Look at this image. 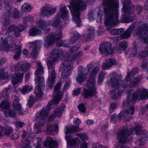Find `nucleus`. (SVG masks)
<instances>
[{"instance_id":"obj_59","label":"nucleus","mask_w":148,"mask_h":148,"mask_svg":"<svg viewBox=\"0 0 148 148\" xmlns=\"http://www.w3.org/2000/svg\"><path fill=\"white\" fill-rule=\"evenodd\" d=\"M78 108L79 111L83 113H84L86 111V108L84 105L83 103H81L78 106Z\"/></svg>"},{"instance_id":"obj_44","label":"nucleus","mask_w":148,"mask_h":148,"mask_svg":"<svg viewBox=\"0 0 148 148\" xmlns=\"http://www.w3.org/2000/svg\"><path fill=\"white\" fill-rule=\"evenodd\" d=\"M16 112L14 110H10L4 112L5 115L7 117H11L14 118L16 116Z\"/></svg>"},{"instance_id":"obj_24","label":"nucleus","mask_w":148,"mask_h":148,"mask_svg":"<svg viewBox=\"0 0 148 148\" xmlns=\"http://www.w3.org/2000/svg\"><path fill=\"white\" fill-rule=\"evenodd\" d=\"M71 135L65 136V139L67 141V144L69 143L71 145L76 146L80 143V140L79 138L71 139Z\"/></svg>"},{"instance_id":"obj_2","label":"nucleus","mask_w":148,"mask_h":148,"mask_svg":"<svg viewBox=\"0 0 148 148\" xmlns=\"http://www.w3.org/2000/svg\"><path fill=\"white\" fill-rule=\"evenodd\" d=\"M148 98V90L146 89L138 88L132 94L128 95L127 100L123 102V107L125 110L121 111L119 114V121L123 119L125 121H129L132 118L131 116L134 113L135 108L133 106L137 101Z\"/></svg>"},{"instance_id":"obj_42","label":"nucleus","mask_w":148,"mask_h":148,"mask_svg":"<svg viewBox=\"0 0 148 148\" xmlns=\"http://www.w3.org/2000/svg\"><path fill=\"white\" fill-rule=\"evenodd\" d=\"M32 90V87L29 86L27 85H25L23 86L21 90L22 93L25 94L26 93L31 91Z\"/></svg>"},{"instance_id":"obj_52","label":"nucleus","mask_w":148,"mask_h":148,"mask_svg":"<svg viewBox=\"0 0 148 148\" xmlns=\"http://www.w3.org/2000/svg\"><path fill=\"white\" fill-rule=\"evenodd\" d=\"M118 49H120L121 51H124L125 53H126V52H129L130 50L129 47H115V50Z\"/></svg>"},{"instance_id":"obj_58","label":"nucleus","mask_w":148,"mask_h":148,"mask_svg":"<svg viewBox=\"0 0 148 148\" xmlns=\"http://www.w3.org/2000/svg\"><path fill=\"white\" fill-rule=\"evenodd\" d=\"M10 91V89L9 87L6 88H4L3 92V96L8 97L9 95L8 93Z\"/></svg>"},{"instance_id":"obj_37","label":"nucleus","mask_w":148,"mask_h":148,"mask_svg":"<svg viewBox=\"0 0 148 148\" xmlns=\"http://www.w3.org/2000/svg\"><path fill=\"white\" fill-rule=\"evenodd\" d=\"M0 127L2 132L5 131L4 135L8 137L12 132V129L11 127L6 128L4 127L1 126Z\"/></svg>"},{"instance_id":"obj_54","label":"nucleus","mask_w":148,"mask_h":148,"mask_svg":"<svg viewBox=\"0 0 148 148\" xmlns=\"http://www.w3.org/2000/svg\"><path fill=\"white\" fill-rule=\"evenodd\" d=\"M53 99L50 102H49L46 108H44L45 109H46V111H47L48 112V113L51 110V106L52 105V103L54 104L55 105H56L58 104L59 102H58V103H53Z\"/></svg>"},{"instance_id":"obj_47","label":"nucleus","mask_w":148,"mask_h":148,"mask_svg":"<svg viewBox=\"0 0 148 148\" xmlns=\"http://www.w3.org/2000/svg\"><path fill=\"white\" fill-rule=\"evenodd\" d=\"M134 90V87L131 84L127 86H125L123 90V91L126 93H129Z\"/></svg>"},{"instance_id":"obj_5","label":"nucleus","mask_w":148,"mask_h":148,"mask_svg":"<svg viewBox=\"0 0 148 148\" xmlns=\"http://www.w3.org/2000/svg\"><path fill=\"white\" fill-rule=\"evenodd\" d=\"M110 82L108 84V85L112 86L113 88L110 91L112 95L111 99L115 101L119 99L122 92L118 88V86L121 84L122 81L121 75L116 72H113L110 74Z\"/></svg>"},{"instance_id":"obj_28","label":"nucleus","mask_w":148,"mask_h":148,"mask_svg":"<svg viewBox=\"0 0 148 148\" xmlns=\"http://www.w3.org/2000/svg\"><path fill=\"white\" fill-rule=\"evenodd\" d=\"M62 108L60 107H58L54 111L53 114L50 116L48 119L49 121H51L56 116L60 117L62 114Z\"/></svg>"},{"instance_id":"obj_64","label":"nucleus","mask_w":148,"mask_h":148,"mask_svg":"<svg viewBox=\"0 0 148 148\" xmlns=\"http://www.w3.org/2000/svg\"><path fill=\"white\" fill-rule=\"evenodd\" d=\"M92 148H107L105 146H103L98 143H96L93 145Z\"/></svg>"},{"instance_id":"obj_51","label":"nucleus","mask_w":148,"mask_h":148,"mask_svg":"<svg viewBox=\"0 0 148 148\" xmlns=\"http://www.w3.org/2000/svg\"><path fill=\"white\" fill-rule=\"evenodd\" d=\"M140 80V77H135L133 79L130 81V83L131 85L134 87V86L136 85Z\"/></svg>"},{"instance_id":"obj_49","label":"nucleus","mask_w":148,"mask_h":148,"mask_svg":"<svg viewBox=\"0 0 148 148\" xmlns=\"http://www.w3.org/2000/svg\"><path fill=\"white\" fill-rule=\"evenodd\" d=\"M56 60L53 59L51 58L50 60H48L47 62L48 69H49L53 68L55 62L56 61Z\"/></svg>"},{"instance_id":"obj_62","label":"nucleus","mask_w":148,"mask_h":148,"mask_svg":"<svg viewBox=\"0 0 148 148\" xmlns=\"http://www.w3.org/2000/svg\"><path fill=\"white\" fill-rule=\"evenodd\" d=\"M143 7L142 6L138 5L136 6V11L138 14H140L142 13Z\"/></svg>"},{"instance_id":"obj_21","label":"nucleus","mask_w":148,"mask_h":148,"mask_svg":"<svg viewBox=\"0 0 148 148\" xmlns=\"http://www.w3.org/2000/svg\"><path fill=\"white\" fill-rule=\"evenodd\" d=\"M24 74L23 73H17L13 76L12 79V83L13 86H15L20 82H22Z\"/></svg>"},{"instance_id":"obj_15","label":"nucleus","mask_w":148,"mask_h":148,"mask_svg":"<svg viewBox=\"0 0 148 148\" xmlns=\"http://www.w3.org/2000/svg\"><path fill=\"white\" fill-rule=\"evenodd\" d=\"M36 23L38 27L43 31L46 30L47 28L51 24L50 20L47 21L42 19H40L36 22Z\"/></svg>"},{"instance_id":"obj_11","label":"nucleus","mask_w":148,"mask_h":148,"mask_svg":"<svg viewBox=\"0 0 148 148\" xmlns=\"http://www.w3.org/2000/svg\"><path fill=\"white\" fill-rule=\"evenodd\" d=\"M48 112L44 108L38 113L36 114L35 115V120L36 121H40L42 122H45V123L46 119L48 117Z\"/></svg>"},{"instance_id":"obj_40","label":"nucleus","mask_w":148,"mask_h":148,"mask_svg":"<svg viewBox=\"0 0 148 148\" xmlns=\"http://www.w3.org/2000/svg\"><path fill=\"white\" fill-rule=\"evenodd\" d=\"M30 143L29 141L26 140H23L21 143L22 148H31V147L30 146Z\"/></svg>"},{"instance_id":"obj_22","label":"nucleus","mask_w":148,"mask_h":148,"mask_svg":"<svg viewBox=\"0 0 148 148\" xmlns=\"http://www.w3.org/2000/svg\"><path fill=\"white\" fill-rule=\"evenodd\" d=\"M134 27L135 24L132 23V25L129 27L125 32L121 35V38L122 39L129 38L130 36V34L133 31Z\"/></svg>"},{"instance_id":"obj_38","label":"nucleus","mask_w":148,"mask_h":148,"mask_svg":"<svg viewBox=\"0 0 148 148\" xmlns=\"http://www.w3.org/2000/svg\"><path fill=\"white\" fill-rule=\"evenodd\" d=\"M0 108L2 109H8L10 108V104L7 101H3L0 104Z\"/></svg>"},{"instance_id":"obj_7","label":"nucleus","mask_w":148,"mask_h":148,"mask_svg":"<svg viewBox=\"0 0 148 148\" xmlns=\"http://www.w3.org/2000/svg\"><path fill=\"white\" fill-rule=\"evenodd\" d=\"M69 17L68 15V11L66 10V8L64 6L61 8L60 10V13L59 16L55 17L52 26L56 27H57L60 25V19L63 20L64 22L65 20H68L67 18ZM65 24V23H64Z\"/></svg>"},{"instance_id":"obj_60","label":"nucleus","mask_w":148,"mask_h":148,"mask_svg":"<svg viewBox=\"0 0 148 148\" xmlns=\"http://www.w3.org/2000/svg\"><path fill=\"white\" fill-rule=\"evenodd\" d=\"M106 74L104 72H101L99 74L98 77V81L99 82H101L104 79L105 75Z\"/></svg>"},{"instance_id":"obj_46","label":"nucleus","mask_w":148,"mask_h":148,"mask_svg":"<svg viewBox=\"0 0 148 148\" xmlns=\"http://www.w3.org/2000/svg\"><path fill=\"white\" fill-rule=\"evenodd\" d=\"M1 46H12L8 44V38H3L2 37L1 38Z\"/></svg>"},{"instance_id":"obj_41","label":"nucleus","mask_w":148,"mask_h":148,"mask_svg":"<svg viewBox=\"0 0 148 148\" xmlns=\"http://www.w3.org/2000/svg\"><path fill=\"white\" fill-rule=\"evenodd\" d=\"M40 87L39 85H38L37 87H35L34 90L36 96L38 97H41L42 95V93Z\"/></svg>"},{"instance_id":"obj_26","label":"nucleus","mask_w":148,"mask_h":148,"mask_svg":"<svg viewBox=\"0 0 148 148\" xmlns=\"http://www.w3.org/2000/svg\"><path fill=\"white\" fill-rule=\"evenodd\" d=\"M65 129L66 134L72 133L74 132L80 131L81 130L78 127L74 125H72L69 127L66 126Z\"/></svg>"},{"instance_id":"obj_17","label":"nucleus","mask_w":148,"mask_h":148,"mask_svg":"<svg viewBox=\"0 0 148 148\" xmlns=\"http://www.w3.org/2000/svg\"><path fill=\"white\" fill-rule=\"evenodd\" d=\"M51 54V56H50L51 58L58 60L61 56H63V51L60 48H55L52 50Z\"/></svg>"},{"instance_id":"obj_48","label":"nucleus","mask_w":148,"mask_h":148,"mask_svg":"<svg viewBox=\"0 0 148 148\" xmlns=\"http://www.w3.org/2000/svg\"><path fill=\"white\" fill-rule=\"evenodd\" d=\"M20 15L19 11L17 9H15L12 13V17L13 19L16 20L19 18Z\"/></svg>"},{"instance_id":"obj_43","label":"nucleus","mask_w":148,"mask_h":148,"mask_svg":"<svg viewBox=\"0 0 148 148\" xmlns=\"http://www.w3.org/2000/svg\"><path fill=\"white\" fill-rule=\"evenodd\" d=\"M35 80L38 84V85L41 86L44 82V79L43 77H41V75H35Z\"/></svg>"},{"instance_id":"obj_45","label":"nucleus","mask_w":148,"mask_h":148,"mask_svg":"<svg viewBox=\"0 0 148 148\" xmlns=\"http://www.w3.org/2000/svg\"><path fill=\"white\" fill-rule=\"evenodd\" d=\"M21 9L23 11L27 12L30 11L31 10V7L30 5L27 3H25L21 7Z\"/></svg>"},{"instance_id":"obj_63","label":"nucleus","mask_w":148,"mask_h":148,"mask_svg":"<svg viewBox=\"0 0 148 148\" xmlns=\"http://www.w3.org/2000/svg\"><path fill=\"white\" fill-rule=\"evenodd\" d=\"M24 29V25L22 24H20L18 25L16 27V30H17L18 31L21 32L23 31Z\"/></svg>"},{"instance_id":"obj_35","label":"nucleus","mask_w":148,"mask_h":148,"mask_svg":"<svg viewBox=\"0 0 148 148\" xmlns=\"http://www.w3.org/2000/svg\"><path fill=\"white\" fill-rule=\"evenodd\" d=\"M105 26L106 27V26ZM108 27L106 28L107 30L108 31H110V33L113 35H118L122 33L124 31V29L122 28L112 30V26L111 27V28L110 30H108L107 29L109 27Z\"/></svg>"},{"instance_id":"obj_6","label":"nucleus","mask_w":148,"mask_h":148,"mask_svg":"<svg viewBox=\"0 0 148 148\" xmlns=\"http://www.w3.org/2000/svg\"><path fill=\"white\" fill-rule=\"evenodd\" d=\"M130 133L131 132L127 129L125 128L121 130L117 134V138L120 142L119 145L120 148H130L121 144H125L126 142L132 140V138L130 136Z\"/></svg>"},{"instance_id":"obj_10","label":"nucleus","mask_w":148,"mask_h":148,"mask_svg":"<svg viewBox=\"0 0 148 148\" xmlns=\"http://www.w3.org/2000/svg\"><path fill=\"white\" fill-rule=\"evenodd\" d=\"M62 84L61 82L58 83L54 88V93L53 95V103H58L59 102L62 98V94L60 90Z\"/></svg>"},{"instance_id":"obj_23","label":"nucleus","mask_w":148,"mask_h":148,"mask_svg":"<svg viewBox=\"0 0 148 148\" xmlns=\"http://www.w3.org/2000/svg\"><path fill=\"white\" fill-rule=\"evenodd\" d=\"M36 70L35 71V75H41L44 73V71L41 62L39 61H36Z\"/></svg>"},{"instance_id":"obj_30","label":"nucleus","mask_w":148,"mask_h":148,"mask_svg":"<svg viewBox=\"0 0 148 148\" xmlns=\"http://www.w3.org/2000/svg\"><path fill=\"white\" fill-rule=\"evenodd\" d=\"M37 123L34 125V132L36 134L40 133L41 131L42 127L45 124V122H42L40 121H37Z\"/></svg>"},{"instance_id":"obj_3","label":"nucleus","mask_w":148,"mask_h":148,"mask_svg":"<svg viewBox=\"0 0 148 148\" xmlns=\"http://www.w3.org/2000/svg\"><path fill=\"white\" fill-rule=\"evenodd\" d=\"M99 70V68L97 66L94 68L89 75V79L84 84L85 88L83 89L82 95L85 98L92 97L96 94L94 77L96 75V73H97Z\"/></svg>"},{"instance_id":"obj_33","label":"nucleus","mask_w":148,"mask_h":148,"mask_svg":"<svg viewBox=\"0 0 148 148\" xmlns=\"http://www.w3.org/2000/svg\"><path fill=\"white\" fill-rule=\"evenodd\" d=\"M138 71V68H135L133 69L130 72L128 73L127 77L125 78L126 81L127 82L129 81L131 78L135 75Z\"/></svg>"},{"instance_id":"obj_20","label":"nucleus","mask_w":148,"mask_h":148,"mask_svg":"<svg viewBox=\"0 0 148 148\" xmlns=\"http://www.w3.org/2000/svg\"><path fill=\"white\" fill-rule=\"evenodd\" d=\"M106 62L103 63L102 68L103 69H108L112 66V65L116 64V61L114 58H110L106 60Z\"/></svg>"},{"instance_id":"obj_1","label":"nucleus","mask_w":148,"mask_h":148,"mask_svg":"<svg viewBox=\"0 0 148 148\" xmlns=\"http://www.w3.org/2000/svg\"><path fill=\"white\" fill-rule=\"evenodd\" d=\"M102 5L105 16L104 24L108 26L107 29L110 30L112 26L120 23H128L133 22L135 19V15L127 16L132 14L134 11L135 6L133 5L131 0H125L122 8L123 15L121 20L118 19V10L119 8V0H103Z\"/></svg>"},{"instance_id":"obj_56","label":"nucleus","mask_w":148,"mask_h":148,"mask_svg":"<svg viewBox=\"0 0 148 148\" xmlns=\"http://www.w3.org/2000/svg\"><path fill=\"white\" fill-rule=\"evenodd\" d=\"M145 138H144L143 137L138 140L136 142V143L138 145L141 146L145 144Z\"/></svg>"},{"instance_id":"obj_4","label":"nucleus","mask_w":148,"mask_h":148,"mask_svg":"<svg viewBox=\"0 0 148 148\" xmlns=\"http://www.w3.org/2000/svg\"><path fill=\"white\" fill-rule=\"evenodd\" d=\"M83 54V53L80 51L73 54L67 53L64 56V61H63L61 65V67L64 69L62 72V75L64 78H66L69 76L71 73V70L73 69V64L69 62L80 59Z\"/></svg>"},{"instance_id":"obj_19","label":"nucleus","mask_w":148,"mask_h":148,"mask_svg":"<svg viewBox=\"0 0 148 148\" xmlns=\"http://www.w3.org/2000/svg\"><path fill=\"white\" fill-rule=\"evenodd\" d=\"M58 126L56 124L51 125L48 124L46 126L45 130L47 133L48 134L53 133L55 132H58Z\"/></svg>"},{"instance_id":"obj_12","label":"nucleus","mask_w":148,"mask_h":148,"mask_svg":"<svg viewBox=\"0 0 148 148\" xmlns=\"http://www.w3.org/2000/svg\"><path fill=\"white\" fill-rule=\"evenodd\" d=\"M136 33L139 37L143 38V35H147L148 33V24L147 23H142L137 28ZM148 36V35H147Z\"/></svg>"},{"instance_id":"obj_53","label":"nucleus","mask_w":148,"mask_h":148,"mask_svg":"<svg viewBox=\"0 0 148 148\" xmlns=\"http://www.w3.org/2000/svg\"><path fill=\"white\" fill-rule=\"evenodd\" d=\"M48 9L49 8L46 7L42 8L41 11V14L46 16H49Z\"/></svg>"},{"instance_id":"obj_50","label":"nucleus","mask_w":148,"mask_h":148,"mask_svg":"<svg viewBox=\"0 0 148 148\" xmlns=\"http://www.w3.org/2000/svg\"><path fill=\"white\" fill-rule=\"evenodd\" d=\"M141 66L143 69H148V60L145 59L141 62Z\"/></svg>"},{"instance_id":"obj_57","label":"nucleus","mask_w":148,"mask_h":148,"mask_svg":"<svg viewBox=\"0 0 148 148\" xmlns=\"http://www.w3.org/2000/svg\"><path fill=\"white\" fill-rule=\"evenodd\" d=\"M76 135L77 136L79 137L83 140L87 139V136L85 134L79 133L76 134Z\"/></svg>"},{"instance_id":"obj_36","label":"nucleus","mask_w":148,"mask_h":148,"mask_svg":"<svg viewBox=\"0 0 148 148\" xmlns=\"http://www.w3.org/2000/svg\"><path fill=\"white\" fill-rule=\"evenodd\" d=\"M142 128V126L140 125H136L135 127L131 129V131L133 134H140L141 129Z\"/></svg>"},{"instance_id":"obj_8","label":"nucleus","mask_w":148,"mask_h":148,"mask_svg":"<svg viewBox=\"0 0 148 148\" xmlns=\"http://www.w3.org/2000/svg\"><path fill=\"white\" fill-rule=\"evenodd\" d=\"M80 34L76 31H74L73 36L71 38L70 40H61L57 43V46H71L70 45L74 44L78 40ZM71 46H77V45H72Z\"/></svg>"},{"instance_id":"obj_27","label":"nucleus","mask_w":148,"mask_h":148,"mask_svg":"<svg viewBox=\"0 0 148 148\" xmlns=\"http://www.w3.org/2000/svg\"><path fill=\"white\" fill-rule=\"evenodd\" d=\"M56 37L54 34H51L50 36L47 37L45 41V44L49 46L53 45L55 43Z\"/></svg>"},{"instance_id":"obj_9","label":"nucleus","mask_w":148,"mask_h":148,"mask_svg":"<svg viewBox=\"0 0 148 148\" xmlns=\"http://www.w3.org/2000/svg\"><path fill=\"white\" fill-rule=\"evenodd\" d=\"M68 7L69 9H86V4L83 0H71Z\"/></svg>"},{"instance_id":"obj_55","label":"nucleus","mask_w":148,"mask_h":148,"mask_svg":"<svg viewBox=\"0 0 148 148\" xmlns=\"http://www.w3.org/2000/svg\"><path fill=\"white\" fill-rule=\"evenodd\" d=\"M10 23V20L8 18H5L3 19L2 23L5 26L8 25Z\"/></svg>"},{"instance_id":"obj_31","label":"nucleus","mask_w":148,"mask_h":148,"mask_svg":"<svg viewBox=\"0 0 148 148\" xmlns=\"http://www.w3.org/2000/svg\"><path fill=\"white\" fill-rule=\"evenodd\" d=\"M42 33L40 29L35 27H32L29 31V34L31 36H34L37 35H41Z\"/></svg>"},{"instance_id":"obj_39","label":"nucleus","mask_w":148,"mask_h":148,"mask_svg":"<svg viewBox=\"0 0 148 148\" xmlns=\"http://www.w3.org/2000/svg\"><path fill=\"white\" fill-rule=\"evenodd\" d=\"M12 106L14 108V110L16 113H20L21 114L22 112V106L20 103L17 104H12Z\"/></svg>"},{"instance_id":"obj_14","label":"nucleus","mask_w":148,"mask_h":148,"mask_svg":"<svg viewBox=\"0 0 148 148\" xmlns=\"http://www.w3.org/2000/svg\"><path fill=\"white\" fill-rule=\"evenodd\" d=\"M7 48L5 50L7 52L14 51V55L13 56V59L15 60H17L20 57L21 53V47H5Z\"/></svg>"},{"instance_id":"obj_16","label":"nucleus","mask_w":148,"mask_h":148,"mask_svg":"<svg viewBox=\"0 0 148 148\" xmlns=\"http://www.w3.org/2000/svg\"><path fill=\"white\" fill-rule=\"evenodd\" d=\"M30 67V65L26 61L18 63L15 66L16 71H25Z\"/></svg>"},{"instance_id":"obj_13","label":"nucleus","mask_w":148,"mask_h":148,"mask_svg":"<svg viewBox=\"0 0 148 148\" xmlns=\"http://www.w3.org/2000/svg\"><path fill=\"white\" fill-rule=\"evenodd\" d=\"M85 9H69L72 15L73 16V21L77 24V26L80 27L78 24H80L81 20L80 18V11L85 10Z\"/></svg>"},{"instance_id":"obj_32","label":"nucleus","mask_w":148,"mask_h":148,"mask_svg":"<svg viewBox=\"0 0 148 148\" xmlns=\"http://www.w3.org/2000/svg\"><path fill=\"white\" fill-rule=\"evenodd\" d=\"M56 78V73L54 69H53L51 72V79L48 78V85L49 88H51L54 84L55 79Z\"/></svg>"},{"instance_id":"obj_18","label":"nucleus","mask_w":148,"mask_h":148,"mask_svg":"<svg viewBox=\"0 0 148 148\" xmlns=\"http://www.w3.org/2000/svg\"><path fill=\"white\" fill-rule=\"evenodd\" d=\"M57 144L58 143L57 141L53 140L50 137H48L44 143V145L47 148H55L57 146Z\"/></svg>"},{"instance_id":"obj_34","label":"nucleus","mask_w":148,"mask_h":148,"mask_svg":"<svg viewBox=\"0 0 148 148\" xmlns=\"http://www.w3.org/2000/svg\"><path fill=\"white\" fill-rule=\"evenodd\" d=\"M87 73H85L84 75H78L76 77V81L79 84H81L86 80Z\"/></svg>"},{"instance_id":"obj_61","label":"nucleus","mask_w":148,"mask_h":148,"mask_svg":"<svg viewBox=\"0 0 148 148\" xmlns=\"http://www.w3.org/2000/svg\"><path fill=\"white\" fill-rule=\"evenodd\" d=\"M116 107V105L115 103L114 102L111 103L110 106V112L112 113Z\"/></svg>"},{"instance_id":"obj_29","label":"nucleus","mask_w":148,"mask_h":148,"mask_svg":"<svg viewBox=\"0 0 148 148\" xmlns=\"http://www.w3.org/2000/svg\"><path fill=\"white\" fill-rule=\"evenodd\" d=\"M99 47V50L101 53L111 54L115 51V47Z\"/></svg>"},{"instance_id":"obj_25","label":"nucleus","mask_w":148,"mask_h":148,"mask_svg":"<svg viewBox=\"0 0 148 148\" xmlns=\"http://www.w3.org/2000/svg\"><path fill=\"white\" fill-rule=\"evenodd\" d=\"M34 20L33 17L30 15H26L23 18V23L25 25L28 26L32 24Z\"/></svg>"}]
</instances>
